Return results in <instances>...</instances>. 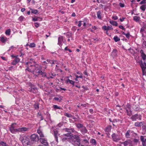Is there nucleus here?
Masks as SVG:
<instances>
[{"label":"nucleus","instance_id":"nucleus-53","mask_svg":"<svg viewBox=\"0 0 146 146\" xmlns=\"http://www.w3.org/2000/svg\"><path fill=\"white\" fill-rule=\"evenodd\" d=\"M133 142L134 143H138L139 141V140L138 139H135L133 140Z\"/></svg>","mask_w":146,"mask_h":146},{"label":"nucleus","instance_id":"nucleus-55","mask_svg":"<svg viewBox=\"0 0 146 146\" xmlns=\"http://www.w3.org/2000/svg\"><path fill=\"white\" fill-rule=\"evenodd\" d=\"M102 29L106 31L107 30V27L105 25L103 26L102 27Z\"/></svg>","mask_w":146,"mask_h":146},{"label":"nucleus","instance_id":"nucleus-50","mask_svg":"<svg viewBox=\"0 0 146 146\" xmlns=\"http://www.w3.org/2000/svg\"><path fill=\"white\" fill-rule=\"evenodd\" d=\"M126 107L127 108H128V109H129L130 110V108H131V105L128 104H127V105H126Z\"/></svg>","mask_w":146,"mask_h":146},{"label":"nucleus","instance_id":"nucleus-34","mask_svg":"<svg viewBox=\"0 0 146 146\" xmlns=\"http://www.w3.org/2000/svg\"><path fill=\"white\" fill-rule=\"evenodd\" d=\"M140 8L142 11H144L146 8V5H143L140 7Z\"/></svg>","mask_w":146,"mask_h":146},{"label":"nucleus","instance_id":"nucleus-41","mask_svg":"<svg viewBox=\"0 0 146 146\" xmlns=\"http://www.w3.org/2000/svg\"><path fill=\"white\" fill-rule=\"evenodd\" d=\"M53 107L55 109H61L60 107H59L56 105H54Z\"/></svg>","mask_w":146,"mask_h":146},{"label":"nucleus","instance_id":"nucleus-40","mask_svg":"<svg viewBox=\"0 0 146 146\" xmlns=\"http://www.w3.org/2000/svg\"><path fill=\"white\" fill-rule=\"evenodd\" d=\"M54 100L57 101H59V102H60L61 100H62V99L60 98H58L57 97H55L54 98Z\"/></svg>","mask_w":146,"mask_h":146},{"label":"nucleus","instance_id":"nucleus-12","mask_svg":"<svg viewBox=\"0 0 146 146\" xmlns=\"http://www.w3.org/2000/svg\"><path fill=\"white\" fill-rule=\"evenodd\" d=\"M40 140L41 143L43 144L45 146L48 145V143L46 139L44 138H41L40 139Z\"/></svg>","mask_w":146,"mask_h":146},{"label":"nucleus","instance_id":"nucleus-2","mask_svg":"<svg viewBox=\"0 0 146 146\" xmlns=\"http://www.w3.org/2000/svg\"><path fill=\"white\" fill-rule=\"evenodd\" d=\"M20 139L24 145L26 146L30 145L29 138L27 136L22 135L20 137Z\"/></svg>","mask_w":146,"mask_h":146},{"label":"nucleus","instance_id":"nucleus-57","mask_svg":"<svg viewBox=\"0 0 146 146\" xmlns=\"http://www.w3.org/2000/svg\"><path fill=\"white\" fill-rule=\"evenodd\" d=\"M82 142L85 143H88V141L87 139H84L83 140Z\"/></svg>","mask_w":146,"mask_h":146},{"label":"nucleus","instance_id":"nucleus-25","mask_svg":"<svg viewBox=\"0 0 146 146\" xmlns=\"http://www.w3.org/2000/svg\"><path fill=\"white\" fill-rule=\"evenodd\" d=\"M1 41L3 43L5 42L7 40V38L3 36L0 37Z\"/></svg>","mask_w":146,"mask_h":146},{"label":"nucleus","instance_id":"nucleus-17","mask_svg":"<svg viewBox=\"0 0 146 146\" xmlns=\"http://www.w3.org/2000/svg\"><path fill=\"white\" fill-rule=\"evenodd\" d=\"M32 21L35 22L36 21H41L42 20V18H41L38 17L36 16H35L34 17H32Z\"/></svg>","mask_w":146,"mask_h":146},{"label":"nucleus","instance_id":"nucleus-56","mask_svg":"<svg viewBox=\"0 0 146 146\" xmlns=\"http://www.w3.org/2000/svg\"><path fill=\"white\" fill-rule=\"evenodd\" d=\"M119 27L121 29H122L123 30H125V29L122 26V25H119Z\"/></svg>","mask_w":146,"mask_h":146},{"label":"nucleus","instance_id":"nucleus-1","mask_svg":"<svg viewBox=\"0 0 146 146\" xmlns=\"http://www.w3.org/2000/svg\"><path fill=\"white\" fill-rule=\"evenodd\" d=\"M27 68L26 70L32 72L36 76L40 75L41 72V67L36 64L33 59H31L30 60L26 63Z\"/></svg>","mask_w":146,"mask_h":146},{"label":"nucleus","instance_id":"nucleus-15","mask_svg":"<svg viewBox=\"0 0 146 146\" xmlns=\"http://www.w3.org/2000/svg\"><path fill=\"white\" fill-rule=\"evenodd\" d=\"M133 131L130 130H128L125 134V136L126 138H130V135L132 133H133Z\"/></svg>","mask_w":146,"mask_h":146},{"label":"nucleus","instance_id":"nucleus-21","mask_svg":"<svg viewBox=\"0 0 146 146\" xmlns=\"http://www.w3.org/2000/svg\"><path fill=\"white\" fill-rule=\"evenodd\" d=\"M66 82L67 83L69 82L70 84H72L73 86L74 85V84L75 82L74 81H73L72 80H70L69 79H67L66 81Z\"/></svg>","mask_w":146,"mask_h":146},{"label":"nucleus","instance_id":"nucleus-35","mask_svg":"<svg viewBox=\"0 0 146 146\" xmlns=\"http://www.w3.org/2000/svg\"><path fill=\"white\" fill-rule=\"evenodd\" d=\"M141 56L143 60H145L146 58V55L143 52L141 54Z\"/></svg>","mask_w":146,"mask_h":146},{"label":"nucleus","instance_id":"nucleus-60","mask_svg":"<svg viewBox=\"0 0 146 146\" xmlns=\"http://www.w3.org/2000/svg\"><path fill=\"white\" fill-rule=\"evenodd\" d=\"M64 49L66 50H68V51L70 52H72V51L70 49H69L67 47H66Z\"/></svg>","mask_w":146,"mask_h":146},{"label":"nucleus","instance_id":"nucleus-9","mask_svg":"<svg viewBox=\"0 0 146 146\" xmlns=\"http://www.w3.org/2000/svg\"><path fill=\"white\" fill-rule=\"evenodd\" d=\"M29 90L31 92L36 93L38 92V90L36 87L33 86L30 87L29 88Z\"/></svg>","mask_w":146,"mask_h":146},{"label":"nucleus","instance_id":"nucleus-14","mask_svg":"<svg viewBox=\"0 0 146 146\" xmlns=\"http://www.w3.org/2000/svg\"><path fill=\"white\" fill-rule=\"evenodd\" d=\"M28 129L25 127H21L17 129V132L23 133L27 131Z\"/></svg>","mask_w":146,"mask_h":146},{"label":"nucleus","instance_id":"nucleus-27","mask_svg":"<svg viewBox=\"0 0 146 146\" xmlns=\"http://www.w3.org/2000/svg\"><path fill=\"white\" fill-rule=\"evenodd\" d=\"M111 129V127L110 126L107 127L105 129V131L107 132H109Z\"/></svg>","mask_w":146,"mask_h":146},{"label":"nucleus","instance_id":"nucleus-29","mask_svg":"<svg viewBox=\"0 0 146 146\" xmlns=\"http://www.w3.org/2000/svg\"><path fill=\"white\" fill-rule=\"evenodd\" d=\"M70 138L67 137H64L62 139V140L63 142H65L66 141H69Z\"/></svg>","mask_w":146,"mask_h":146},{"label":"nucleus","instance_id":"nucleus-5","mask_svg":"<svg viewBox=\"0 0 146 146\" xmlns=\"http://www.w3.org/2000/svg\"><path fill=\"white\" fill-rule=\"evenodd\" d=\"M16 125V123H13L10 127V131L12 133H15L17 132V129H15Z\"/></svg>","mask_w":146,"mask_h":146},{"label":"nucleus","instance_id":"nucleus-46","mask_svg":"<svg viewBox=\"0 0 146 146\" xmlns=\"http://www.w3.org/2000/svg\"><path fill=\"white\" fill-rule=\"evenodd\" d=\"M24 18V17L21 16L18 19L20 21H21L23 20Z\"/></svg>","mask_w":146,"mask_h":146},{"label":"nucleus","instance_id":"nucleus-59","mask_svg":"<svg viewBox=\"0 0 146 146\" xmlns=\"http://www.w3.org/2000/svg\"><path fill=\"white\" fill-rule=\"evenodd\" d=\"M119 5L120 7H124V4L121 3H119Z\"/></svg>","mask_w":146,"mask_h":146},{"label":"nucleus","instance_id":"nucleus-38","mask_svg":"<svg viewBox=\"0 0 146 146\" xmlns=\"http://www.w3.org/2000/svg\"><path fill=\"white\" fill-rule=\"evenodd\" d=\"M11 32V30L10 29H9L6 31L5 32V33L7 35H10Z\"/></svg>","mask_w":146,"mask_h":146},{"label":"nucleus","instance_id":"nucleus-7","mask_svg":"<svg viewBox=\"0 0 146 146\" xmlns=\"http://www.w3.org/2000/svg\"><path fill=\"white\" fill-rule=\"evenodd\" d=\"M131 118L133 121H136L137 119L141 120V116L140 115L136 114L132 115Z\"/></svg>","mask_w":146,"mask_h":146},{"label":"nucleus","instance_id":"nucleus-28","mask_svg":"<svg viewBox=\"0 0 146 146\" xmlns=\"http://www.w3.org/2000/svg\"><path fill=\"white\" fill-rule=\"evenodd\" d=\"M75 125L78 128H82L83 127V125L81 123L75 124Z\"/></svg>","mask_w":146,"mask_h":146},{"label":"nucleus","instance_id":"nucleus-30","mask_svg":"<svg viewBox=\"0 0 146 146\" xmlns=\"http://www.w3.org/2000/svg\"><path fill=\"white\" fill-rule=\"evenodd\" d=\"M113 39L115 42H117L120 40V38L118 37L117 36H115L114 37Z\"/></svg>","mask_w":146,"mask_h":146},{"label":"nucleus","instance_id":"nucleus-44","mask_svg":"<svg viewBox=\"0 0 146 146\" xmlns=\"http://www.w3.org/2000/svg\"><path fill=\"white\" fill-rule=\"evenodd\" d=\"M40 75H42V77H44L46 76V74L44 72H42V71H41V73H40Z\"/></svg>","mask_w":146,"mask_h":146},{"label":"nucleus","instance_id":"nucleus-8","mask_svg":"<svg viewBox=\"0 0 146 146\" xmlns=\"http://www.w3.org/2000/svg\"><path fill=\"white\" fill-rule=\"evenodd\" d=\"M31 141H37L39 140L38 136L36 135H32L31 137Z\"/></svg>","mask_w":146,"mask_h":146},{"label":"nucleus","instance_id":"nucleus-26","mask_svg":"<svg viewBox=\"0 0 146 146\" xmlns=\"http://www.w3.org/2000/svg\"><path fill=\"white\" fill-rule=\"evenodd\" d=\"M142 123L141 122H137L135 123V125L136 126L139 127L141 126V125H142Z\"/></svg>","mask_w":146,"mask_h":146},{"label":"nucleus","instance_id":"nucleus-4","mask_svg":"<svg viewBox=\"0 0 146 146\" xmlns=\"http://www.w3.org/2000/svg\"><path fill=\"white\" fill-rule=\"evenodd\" d=\"M111 137L113 141H114L117 142L121 139L120 137L117 134L114 133L111 135Z\"/></svg>","mask_w":146,"mask_h":146},{"label":"nucleus","instance_id":"nucleus-64","mask_svg":"<svg viewBox=\"0 0 146 146\" xmlns=\"http://www.w3.org/2000/svg\"><path fill=\"white\" fill-rule=\"evenodd\" d=\"M90 112L91 113H93V110L92 109H90L89 110Z\"/></svg>","mask_w":146,"mask_h":146},{"label":"nucleus","instance_id":"nucleus-43","mask_svg":"<svg viewBox=\"0 0 146 146\" xmlns=\"http://www.w3.org/2000/svg\"><path fill=\"white\" fill-rule=\"evenodd\" d=\"M34 25L36 28H38L40 24L36 22L34 23Z\"/></svg>","mask_w":146,"mask_h":146},{"label":"nucleus","instance_id":"nucleus-61","mask_svg":"<svg viewBox=\"0 0 146 146\" xmlns=\"http://www.w3.org/2000/svg\"><path fill=\"white\" fill-rule=\"evenodd\" d=\"M126 110V113H127V114L130 116L131 115V114L130 113H129L128 111V110L126 108L125 109Z\"/></svg>","mask_w":146,"mask_h":146},{"label":"nucleus","instance_id":"nucleus-31","mask_svg":"<svg viewBox=\"0 0 146 146\" xmlns=\"http://www.w3.org/2000/svg\"><path fill=\"white\" fill-rule=\"evenodd\" d=\"M140 17L137 16H134L133 17V20L136 22L140 20Z\"/></svg>","mask_w":146,"mask_h":146},{"label":"nucleus","instance_id":"nucleus-6","mask_svg":"<svg viewBox=\"0 0 146 146\" xmlns=\"http://www.w3.org/2000/svg\"><path fill=\"white\" fill-rule=\"evenodd\" d=\"M140 66L142 69L143 75L146 76V63H142Z\"/></svg>","mask_w":146,"mask_h":146},{"label":"nucleus","instance_id":"nucleus-37","mask_svg":"<svg viewBox=\"0 0 146 146\" xmlns=\"http://www.w3.org/2000/svg\"><path fill=\"white\" fill-rule=\"evenodd\" d=\"M74 140H80L79 137L77 135H75L74 137Z\"/></svg>","mask_w":146,"mask_h":146},{"label":"nucleus","instance_id":"nucleus-47","mask_svg":"<svg viewBox=\"0 0 146 146\" xmlns=\"http://www.w3.org/2000/svg\"><path fill=\"white\" fill-rule=\"evenodd\" d=\"M34 107L35 109H38L39 108L38 104L37 103L35 104L34 105Z\"/></svg>","mask_w":146,"mask_h":146},{"label":"nucleus","instance_id":"nucleus-16","mask_svg":"<svg viewBox=\"0 0 146 146\" xmlns=\"http://www.w3.org/2000/svg\"><path fill=\"white\" fill-rule=\"evenodd\" d=\"M65 131L66 132H68L70 133H71L72 132H76L74 128H66L64 129Z\"/></svg>","mask_w":146,"mask_h":146},{"label":"nucleus","instance_id":"nucleus-39","mask_svg":"<svg viewBox=\"0 0 146 146\" xmlns=\"http://www.w3.org/2000/svg\"><path fill=\"white\" fill-rule=\"evenodd\" d=\"M71 133H68L67 134H64L63 135V137H71Z\"/></svg>","mask_w":146,"mask_h":146},{"label":"nucleus","instance_id":"nucleus-10","mask_svg":"<svg viewBox=\"0 0 146 146\" xmlns=\"http://www.w3.org/2000/svg\"><path fill=\"white\" fill-rule=\"evenodd\" d=\"M72 144L75 146H79L81 144L80 140H76L73 139L71 142Z\"/></svg>","mask_w":146,"mask_h":146},{"label":"nucleus","instance_id":"nucleus-36","mask_svg":"<svg viewBox=\"0 0 146 146\" xmlns=\"http://www.w3.org/2000/svg\"><path fill=\"white\" fill-rule=\"evenodd\" d=\"M91 143L94 145H96V141L94 139H92L90 141Z\"/></svg>","mask_w":146,"mask_h":146},{"label":"nucleus","instance_id":"nucleus-20","mask_svg":"<svg viewBox=\"0 0 146 146\" xmlns=\"http://www.w3.org/2000/svg\"><path fill=\"white\" fill-rule=\"evenodd\" d=\"M97 17L98 19H101V12L100 11H99L97 12Z\"/></svg>","mask_w":146,"mask_h":146},{"label":"nucleus","instance_id":"nucleus-13","mask_svg":"<svg viewBox=\"0 0 146 146\" xmlns=\"http://www.w3.org/2000/svg\"><path fill=\"white\" fill-rule=\"evenodd\" d=\"M140 139L142 142V145L146 143V136L141 135L140 136Z\"/></svg>","mask_w":146,"mask_h":146},{"label":"nucleus","instance_id":"nucleus-33","mask_svg":"<svg viewBox=\"0 0 146 146\" xmlns=\"http://www.w3.org/2000/svg\"><path fill=\"white\" fill-rule=\"evenodd\" d=\"M30 9L31 11V13H33L36 14L38 12V11L37 10L33 9Z\"/></svg>","mask_w":146,"mask_h":146},{"label":"nucleus","instance_id":"nucleus-3","mask_svg":"<svg viewBox=\"0 0 146 146\" xmlns=\"http://www.w3.org/2000/svg\"><path fill=\"white\" fill-rule=\"evenodd\" d=\"M52 129L53 131L55 139V140L57 143H58V136L60 134L58 133V131L56 129L52 128Z\"/></svg>","mask_w":146,"mask_h":146},{"label":"nucleus","instance_id":"nucleus-52","mask_svg":"<svg viewBox=\"0 0 146 146\" xmlns=\"http://www.w3.org/2000/svg\"><path fill=\"white\" fill-rule=\"evenodd\" d=\"M145 3H146V0H143L140 2V4H142Z\"/></svg>","mask_w":146,"mask_h":146},{"label":"nucleus","instance_id":"nucleus-45","mask_svg":"<svg viewBox=\"0 0 146 146\" xmlns=\"http://www.w3.org/2000/svg\"><path fill=\"white\" fill-rule=\"evenodd\" d=\"M113 29V28L111 26H108V27H107V31L111 30Z\"/></svg>","mask_w":146,"mask_h":146},{"label":"nucleus","instance_id":"nucleus-18","mask_svg":"<svg viewBox=\"0 0 146 146\" xmlns=\"http://www.w3.org/2000/svg\"><path fill=\"white\" fill-rule=\"evenodd\" d=\"M80 131L83 135H84L87 133L88 130L85 127H83L81 129Z\"/></svg>","mask_w":146,"mask_h":146},{"label":"nucleus","instance_id":"nucleus-24","mask_svg":"<svg viewBox=\"0 0 146 146\" xmlns=\"http://www.w3.org/2000/svg\"><path fill=\"white\" fill-rule=\"evenodd\" d=\"M64 115L65 116H67V117H72L73 119H74L75 118L73 116H72L70 114L67 113H65L64 114Z\"/></svg>","mask_w":146,"mask_h":146},{"label":"nucleus","instance_id":"nucleus-23","mask_svg":"<svg viewBox=\"0 0 146 146\" xmlns=\"http://www.w3.org/2000/svg\"><path fill=\"white\" fill-rule=\"evenodd\" d=\"M0 145L2 146H9L6 143L0 140Z\"/></svg>","mask_w":146,"mask_h":146},{"label":"nucleus","instance_id":"nucleus-51","mask_svg":"<svg viewBox=\"0 0 146 146\" xmlns=\"http://www.w3.org/2000/svg\"><path fill=\"white\" fill-rule=\"evenodd\" d=\"M74 75H75L76 78H83L82 75H81L79 76L76 74H74Z\"/></svg>","mask_w":146,"mask_h":146},{"label":"nucleus","instance_id":"nucleus-63","mask_svg":"<svg viewBox=\"0 0 146 146\" xmlns=\"http://www.w3.org/2000/svg\"><path fill=\"white\" fill-rule=\"evenodd\" d=\"M42 131L41 130H40V129H37V133L39 134V133H40L41 132H42Z\"/></svg>","mask_w":146,"mask_h":146},{"label":"nucleus","instance_id":"nucleus-49","mask_svg":"<svg viewBox=\"0 0 146 146\" xmlns=\"http://www.w3.org/2000/svg\"><path fill=\"white\" fill-rule=\"evenodd\" d=\"M126 37L128 39L129 38V36H130V35L129 33H128L127 34H125V35Z\"/></svg>","mask_w":146,"mask_h":146},{"label":"nucleus","instance_id":"nucleus-42","mask_svg":"<svg viewBox=\"0 0 146 146\" xmlns=\"http://www.w3.org/2000/svg\"><path fill=\"white\" fill-rule=\"evenodd\" d=\"M142 128L143 131H144L145 132L146 131V124L142 126Z\"/></svg>","mask_w":146,"mask_h":146},{"label":"nucleus","instance_id":"nucleus-48","mask_svg":"<svg viewBox=\"0 0 146 146\" xmlns=\"http://www.w3.org/2000/svg\"><path fill=\"white\" fill-rule=\"evenodd\" d=\"M117 50H114L112 52V54L114 56H115L116 55Z\"/></svg>","mask_w":146,"mask_h":146},{"label":"nucleus","instance_id":"nucleus-32","mask_svg":"<svg viewBox=\"0 0 146 146\" xmlns=\"http://www.w3.org/2000/svg\"><path fill=\"white\" fill-rule=\"evenodd\" d=\"M27 45L31 48L34 47L35 46V45L34 43H30L29 44H27Z\"/></svg>","mask_w":146,"mask_h":146},{"label":"nucleus","instance_id":"nucleus-54","mask_svg":"<svg viewBox=\"0 0 146 146\" xmlns=\"http://www.w3.org/2000/svg\"><path fill=\"white\" fill-rule=\"evenodd\" d=\"M112 18L113 19L115 20H117L118 19V17L117 16H112Z\"/></svg>","mask_w":146,"mask_h":146},{"label":"nucleus","instance_id":"nucleus-62","mask_svg":"<svg viewBox=\"0 0 146 146\" xmlns=\"http://www.w3.org/2000/svg\"><path fill=\"white\" fill-rule=\"evenodd\" d=\"M39 136L40 137H44V135L43 134L42 132L40 133H39Z\"/></svg>","mask_w":146,"mask_h":146},{"label":"nucleus","instance_id":"nucleus-58","mask_svg":"<svg viewBox=\"0 0 146 146\" xmlns=\"http://www.w3.org/2000/svg\"><path fill=\"white\" fill-rule=\"evenodd\" d=\"M78 23H79V24L78 25V26L79 27H80L82 25V23H81L82 21H79Z\"/></svg>","mask_w":146,"mask_h":146},{"label":"nucleus","instance_id":"nucleus-22","mask_svg":"<svg viewBox=\"0 0 146 146\" xmlns=\"http://www.w3.org/2000/svg\"><path fill=\"white\" fill-rule=\"evenodd\" d=\"M110 23L114 25L115 26H117V22L115 21H110Z\"/></svg>","mask_w":146,"mask_h":146},{"label":"nucleus","instance_id":"nucleus-11","mask_svg":"<svg viewBox=\"0 0 146 146\" xmlns=\"http://www.w3.org/2000/svg\"><path fill=\"white\" fill-rule=\"evenodd\" d=\"M20 61V59L18 57L15 58L11 63V64L15 65L18 63Z\"/></svg>","mask_w":146,"mask_h":146},{"label":"nucleus","instance_id":"nucleus-19","mask_svg":"<svg viewBox=\"0 0 146 146\" xmlns=\"http://www.w3.org/2000/svg\"><path fill=\"white\" fill-rule=\"evenodd\" d=\"M63 37L62 36H60L58 38V44L60 46L62 45V42L63 41Z\"/></svg>","mask_w":146,"mask_h":146}]
</instances>
